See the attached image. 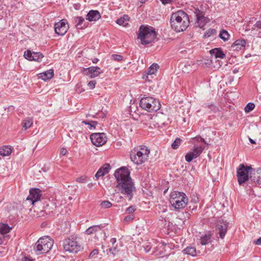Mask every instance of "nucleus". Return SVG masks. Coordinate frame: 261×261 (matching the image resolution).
Segmentation results:
<instances>
[{
    "mask_svg": "<svg viewBox=\"0 0 261 261\" xmlns=\"http://www.w3.org/2000/svg\"><path fill=\"white\" fill-rule=\"evenodd\" d=\"M114 175L117 183L116 188L120 193L125 195L128 200H131L136 187L128 170L124 167H121L115 171Z\"/></svg>",
    "mask_w": 261,
    "mask_h": 261,
    "instance_id": "1",
    "label": "nucleus"
},
{
    "mask_svg": "<svg viewBox=\"0 0 261 261\" xmlns=\"http://www.w3.org/2000/svg\"><path fill=\"white\" fill-rule=\"evenodd\" d=\"M172 28L177 32H182L188 28L189 19L188 15L183 11H178L172 14L170 18Z\"/></svg>",
    "mask_w": 261,
    "mask_h": 261,
    "instance_id": "2",
    "label": "nucleus"
},
{
    "mask_svg": "<svg viewBox=\"0 0 261 261\" xmlns=\"http://www.w3.org/2000/svg\"><path fill=\"white\" fill-rule=\"evenodd\" d=\"M150 150L145 146H140L131 151L130 158L134 164L140 165L148 159Z\"/></svg>",
    "mask_w": 261,
    "mask_h": 261,
    "instance_id": "3",
    "label": "nucleus"
},
{
    "mask_svg": "<svg viewBox=\"0 0 261 261\" xmlns=\"http://www.w3.org/2000/svg\"><path fill=\"white\" fill-rule=\"evenodd\" d=\"M138 38L141 40L143 45H147L152 42L156 38V34L153 28L142 25L139 31Z\"/></svg>",
    "mask_w": 261,
    "mask_h": 261,
    "instance_id": "4",
    "label": "nucleus"
},
{
    "mask_svg": "<svg viewBox=\"0 0 261 261\" xmlns=\"http://www.w3.org/2000/svg\"><path fill=\"white\" fill-rule=\"evenodd\" d=\"M170 202L175 209L184 208L188 202V198L183 192L174 191L170 195Z\"/></svg>",
    "mask_w": 261,
    "mask_h": 261,
    "instance_id": "5",
    "label": "nucleus"
},
{
    "mask_svg": "<svg viewBox=\"0 0 261 261\" xmlns=\"http://www.w3.org/2000/svg\"><path fill=\"white\" fill-rule=\"evenodd\" d=\"M53 240L48 236L40 238L34 246V250L37 254L48 252L52 248Z\"/></svg>",
    "mask_w": 261,
    "mask_h": 261,
    "instance_id": "6",
    "label": "nucleus"
},
{
    "mask_svg": "<svg viewBox=\"0 0 261 261\" xmlns=\"http://www.w3.org/2000/svg\"><path fill=\"white\" fill-rule=\"evenodd\" d=\"M139 104L143 109L149 112H156L161 108V104L159 101L150 96L142 97Z\"/></svg>",
    "mask_w": 261,
    "mask_h": 261,
    "instance_id": "7",
    "label": "nucleus"
},
{
    "mask_svg": "<svg viewBox=\"0 0 261 261\" xmlns=\"http://www.w3.org/2000/svg\"><path fill=\"white\" fill-rule=\"evenodd\" d=\"M253 169L249 166L240 164L237 169V178L239 184L242 185L245 182L249 181L250 183V176L252 175Z\"/></svg>",
    "mask_w": 261,
    "mask_h": 261,
    "instance_id": "8",
    "label": "nucleus"
},
{
    "mask_svg": "<svg viewBox=\"0 0 261 261\" xmlns=\"http://www.w3.org/2000/svg\"><path fill=\"white\" fill-rule=\"evenodd\" d=\"M63 247L66 251L77 253L81 248L80 243L73 238L65 239L63 242Z\"/></svg>",
    "mask_w": 261,
    "mask_h": 261,
    "instance_id": "9",
    "label": "nucleus"
},
{
    "mask_svg": "<svg viewBox=\"0 0 261 261\" xmlns=\"http://www.w3.org/2000/svg\"><path fill=\"white\" fill-rule=\"evenodd\" d=\"M205 146L203 145L196 146L191 149V151L188 152L185 155V160L187 162H191L194 159H196L199 156L203 150L204 149Z\"/></svg>",
    "mask_w": 261,
    "mask_h": 261,
    "instance_id": "10",
    "label": "nucleus"
},
{
    "mask_svg": "<svg viewBox=\"0 0 261 261\" xmlns=\"http://www.w3.org/2000/svg\"><path fill=\"white\" fill-rule=\"evenodd\" d=\"M90 139L92 143L96 146L103 145L107 141V136L103 133H93L91 135Z\"/></svg>",
    "mask_w": 261,
    "mask_h": 261,
    "instance_id": "11",
    "label": "nucleus"
},
{
    "mask_svg": "<svg viewBox=\"0 0 261 261\" xmlns=\"http://www.w3.org/2000/svg\"><path fill=\"white\" fill-rule=\"evenodd\" d=\"M82 72L89 78L93 79L99 76L103 71L98 66H91L83 68Z\"/></svg>",
    "mask_w": 261,
    "mask_h": 261,
    "instance_id": "12",
    "label": "nucleus"
},
{
    "mask_svg": "<svg viewBox=\"0 0 261 261\" xmlns=\"http://www.w3.org/2000/svg\"><path fill=\"white\" fill-rule=\"evenodd\" d=\"M54 28L57 34L63 36L67 32L69 25L66 19H62L55 24Z\"/></svg>",
    "mask_w": 261,
    "mask_h": 261,
    "instance_id": "13",
    "label": "nucleus"
},
{
    "mask_svg": "<svg viewBox=\"0 0 261 261\" xmlns=\"http://www.w3.org/2000/svg\"><path fill=\"white\" fill-rule=\"evenodd\" d=\"M86 233L87 234H91L92 233H95V238L97 239L99 238H103L105 240L107 238L106 234L101 229V228L99 225H94L89 227L86 230Z\"/></svg>",
    "mask_w": 261,
    "mask_h": 261,
    "instance_id": "14",
    "label": "nucleus"
},
{
    "mask_svg": "<svg viewBox=\"0 0 261 261\" xmlns=\"http://www.w3.org/2000/svg\"><path fill=\"white\" fill-rule=\"evenodd\" d=\"M194 13L196 17L197 26L200 28H202L209 21L208 18L205 17L203 12L200 11L198 9H195Z\"/></svg>",
    "mask_w": 261,
    "mask_h": 261,
    "instance_id": "15",
    "label": "nucleus"
},
{
    "mask_svg": "<svg viewBox=\"0 0 261 261\" xmlns=\"http://www.w3.org/2000/svg\"><path fill=\"white\" fill-rule=\"evenodd\" d=\"M41 196V191L38 188L32 189L30 190L29 195L27 198V200L30 201L32 204L40 200Z\"/></svg>",
    "mask_w": 261,
    "mask_h": 261,
    "instance_id": "16",
    "label": "nucleus"
},
{
    "mask_svg": "<svg viewBox=\"0 0 261 261\" xmlns=\"http://www.w3.org/2000/svg\"><path fill=\"white\" fill-rule=\"evenodd\" d=\"M228 227L227 223L223 220H219L216 223V229L219 234V237L223 239L227 232Z\"/></svg>",
    "mask_w": 261,
    "mask_h": 261,
    "instance_id": "17",
    "label": "nucleus"
},
{
    "mask_svg": "<svg viewBox=\"0 0 261 261\" xmlns=\"http://www.w3.org/2000/svg\"><path fill=\"white\" fill-rule=\"evenodd\" d=\"M250 181L252 185L261 187V168H259L256 171L253 169L252 175L250 176Z\"/></svg>",
    "mask_w": 261,
    "mask_h": 261,
    "instance_id": "18",
    "label": "nucleus"
},
{
    "mask_svg": "<svg viewBox=\"0 0 261 261\" xmlns=\"http://www.w3.org/2000/svg\"><path fill=\"white\" fill-rule=\"evenodd\" d=\"M111 169V166L109 164H105L101 166L95 174V177L98 179L108 173Z\"/></svg>",
    "mask_w": 261,
    "mask_h": 261,
    "instance_id": "19",
    "label": "nucleus"
},
{
    "mask_svg": "<svg viewBox=\"0 0 261 261\" xmlns=\"http://www.w3.org/2000/svg\"><path fill=\"white\" fill-rule=\"evenodd\" d=\"M75 27L78 29H83L88 25V23L85 20L84 18L81 16H77L74 18Z\"/></svg>",
    "mask_w": 261,
    "mask_h": 261,
    "instance_id": "20",
    "label": "nucleus"
},
{
    "mask_svg": "<svg viewBox=\"0 0 261 261\" xmlns=\"http://www.w3.org/2000/svg\"><path fill=\"white\" fill-rule=\"evenodd\" d=\"M100 17L101 15L98 11L91 10L88 13L86 16V19L90 21H95L100 18Z\"/></svg>",
    "mask_w": 261,
    "mask_h": 261,
    "instance_id": "21",
    "label": "nucleus"
},
{
    "mask_svg": "<svg viewBox=\"0 0 261 261\" xmlns=\"http://www.w3.org/2000/svg\"><path fill=\"white\" fill-rule=\"evenodd\" d=\"M54 75V72L53 69H49L45 72L41 73L38 74L39 79H42L43 81H47L51 79Z\"/></svg>",
    "mask_w": 261,
    "mask_h": 261,
    "instance_id": "22",
    "label": "nucleus"
},
{
    "mask_svg": "<svg viewBox=\"0 0 261 261\" xmlns=\"http://www.w3.org/2000/svg\"><path fill=\"white\" fill-rule=\"evenodd\" d=\"M210 53L212 56H214L215 58L223 59L225 57V55L220 48H215L211 49Z\"/></svg>",
    "mask_w": 261,
    "mask_h": 261,
    "instance_id": "23",
    "label": "nucleus"
},
{
    "mask_svg": "<svg viewBox=\"0 0 261 261\" xmlns=\"http://www.w3.org/2000/svg\"><path fill=\"white\" fill-rule=\"evenodd\" d=\"M246 41L244 39H238L231 45V47L235 50L241 49L245 47Z\"/></svg>",
    "mask_w": 261,
    "mask_h": 261,
    "instance_id": "24",
    "label": "nucleus"
},
{
    "mask_svg": "<svg viewBox=\"0 0 261 261\" xmlns=\"http://www.w3.org/2000/svg\"><path fill=\"white\" fill-rule=\"evenodd\" d=\"M12 229V227H10L7 224L2 223L0 224V233L5 237L6 235L9 233Z\"/></svg>",
    "mask_w": 261,
    "mask_h": 261,
    "instance_id": "25",
    "label": "nucleus"
},
{
    "mask_svg": "<svg viewBox=\"0 0 261 261\" xmlns=\"http://www.w3.org/2000/svg\"><path fill=\"white\" fill-rule=\"evenodd\" d=\"M10 146L5 145L0 148V154L3 156L9 155L12 152Z\"/></svg>",
    "mask_w": 261,
    "mask_h": 261,
    "instance_id": "26",
    "label": "nucleus"
},
{
    "mask_svg": "<svg viewBox=\"0 0 261 261\" xmlns=\"http://www.w3.org/2000/svg\"><path fill=\"white\" fill-rule=\"evenodd\" d=\"M212 241V234H205L202 236L200 239V244L202 245H206L210 243Z\"/></svg>",
    "mask_w": 261,
    "mask_h": 261,
    "instance_id": "27",
    "label": "nucleus"
},
{
    "mask_svg": "<svg viewBox=\"0 0 261 261\" xmlns=\"http://www.w3.org/2000/svg\"><path fill=\"white\" fill-rule=\"evenodd\" d=\"M182 251L185 254L190 255L192 256L196 255V249L194 247L188 246Z\"/></svg>",
    "mask_w": 261,
    "mask_h": 261,
    "instance_id": "28",
    "label": "nucleus"
},
{
    "mask_svg": "<svg viewBox=\"0 0 261 261\" xmlns=\"http://www.w3.org/2000/svg\"><path fill=\"white\" fill-rule=\"evenodd\" d=\"M33 120L32 118H27L22 121V129L27 130L33 124Z\"/></svg>",
    "mask_w": 261,
    "mask_h": 261,
    "instance_id": "29",
    "label": "nucleus"
},
{
    "mask_svg": "<svg viewBox=\"0 0 261 261\" xmlns=\"http://www.w3.org/2000/svg\"><path fill=\"white\" fill-rule=\"evenodd\" d=\"M43 57V54L40 52H33L32 61L40 62Z\"/></svg>",
    "mask_w": 261,
    "mask_h": 261,
    "instance_id": "30",
    "label": "nucleus"
},
{
    "mask_svg": "<svg viewBox=\"0 0 261 261\" xmlns=\"http://www.w3.org/2000/svg\"><path fill=\"white\" fill-rule=\"evenodd\" d=\"M219 37L224 41H227L229 38V34L228 32L224 29L221 30L219 33Z\"/></svg>",
    "mask_w": 261,
    "mask_h": 261,
    "instance_id": "31",
    "label": "nucleus"
},
{
    "mask_svg": "<svg viewBox=\"0 0 261 261\" xmlns=\"http://www.w3.org/2000/svg\"><path fill=\"white\" fill-rule=\"evenodd\" d=\"M128 20V16H125L123 17H121L119 19H117L116 21V23L120 25H123L124 27H126L128 25V23L127 22V20Z\"/></svg>",
    "mask_w": 261,
    "mask_h": 261,
    "instance_id": "32",
    "label": "nucleus"
},
{
    "mask_svg": "<svg viewBox=\"0 0 261 261\" xmlns=\"http://www.w3.org/2000/svg\"><path fill=\"white\" fill-rule=\"evenodd\" d=\"M159 65L156 63L152 64L147 70V73L149 75L153 74L159 68Z\"/></svg>",
    "mask_w": 261,
    "mask_h": 261,
    "instance_id": "33",
    "label": "nucleus"
},
{
    "mask_svg": "<svg viewBox=\"0 0 261 261\" xmlns=\"http://www.w3.org/2000/svg\"><path fill=\"white\" fill-rule=\"evenodd\" d=\"M120 250V246L115 245L112 246L109 249V252L113 255H115Z\"/></svg>",
    "mask_w": 261,
    "mask_h": 261,
    "instance_id": "34",
    "label": "nucleus"
},
{
    "mask_svg": "<svg viewBox=\"0 0 261 261\" xmlns=\"http://www.w3.org/2000/svg\"><path fill=\"white\" fill-rule=\"evenodd\" d=\"M82 123H84L86 125H88L89 126V128L92 129V128H95V126L98 124V122L95 121H85L84 120L82 122Z\"/></svg>",
    "mask_w": 261,
    "mask_h": 261,
    "instance_id": "35",
    "label": "nucleus"
},
{
    "mask_svg": "<svg viewBox=\"0 0 261 261\" xmlns=\"http://www.w3.org/2000/svg\"><path fill=\"white\" fill-rule=\"evenodd\" d=\"M181 142V140L179 138H176L174 141L171 144L172 148L174 149H177L180 145Z\"/></svg>",
    "mask_w": 261,
    "mask_h": 261,
    "instance_id": "36",
    "label": "nucleus"
},
{
    "mask_svg": "<svg viewBox=\"0 0 261 261\" xmlns=\"http://www.w3.org/2000/svg\"><path fill=\"white\" fill-rule=\"evenodd\" d=\"M255 108V105L252 102L248 103L244 108L245 112L249 113L252 111Z\"/></svg>",
    "mask_w": 261,
    "mask_h": 261,
    "instance_id": "37",
    "label": "nucleus"
},
{
    "mask_svg": "<svg viewBox=\"0 0 261 261\" xmlns=\"http://www.w3.org/2000/svg\"><path fill=\"white\" fill-rule=\"evenodd\" d=\"M112 204L107 200L102 201L100 203V206L102 208H108L112 206Z\"/></svg>",
    "mask_w": 261,
    "mask_h": 261,
    "instance_id": "38",
    "label": "nucleus"
},
{
    "mask_svg": "<svg viewBox=\"0 0 261 261\" xmlns=\"http://www.w3.org/2000/svg\"><path fill=\"white\" fill-rule=\"evenodd\" d=\"M202 106L205 108H208L209 109H210L211 111H212L213 112H216L218 110V108L217 107H216L215 105H214L213 104L205 103Z\"/></svg>",
    "mask_w": 261,
    "mask_h": 261,
    "instance_id": "39",
    "label": "nucleus"
},
{
    "mask_svg": "<svg viewBox=\"0 0 261 261\" xmlns=\"http://www.w3.org/2000/svg\"><path fill=\"white\" fill-rule=\"evenodd\" d=\"M24 57L30 61H32V53L30 50H27L24 52Z\"/></svg>",
    "mask_w": 261,
    "mask_h": 261,
    "instance_id": "40",
    "label": "nucleus"
},
{
    "mask_svg": "<svg viewBox=\"0 0 261 261\" xmlns=\"http://www.w3.org/2000/svg\"><path fill=\"white\" fill-rule=\"evenodd\" d=\"M151 247H152L150 243H146L142 246L141 249H143L146 253H147L150 250Z\"/></svg>",
    "mask_w": 261,
    "mask_h": 261,
    "instance_id": "41",
    "label": "nucleus"
},
{
    "mask_svg": "<svg viewBox=\"0 0 261 261\" xmlns=\"http://www.w3.org/2000/svg\"><path fill=\"white\" fill-rule=\"evenodd\" d=\"M123 57L121 55L117 54H113L111 56V59L116 61H120L123 60Z\"/></svg>",
    "mask_w": 261,
    "mask_h": 261,
    "instance_id": "42",
    "label": "nucleus"
},
{
    "mask_svg": "<svg viewBox=\"0 0 261 261\" xmlns=\"http://www.w3.org/2000/svg\"><path fill=\"white\" fill-rule=\"evenodd\" d=\"M193 141V143H196V142H203L205 144H207V143L205 141L204 139L201 137L200 136H196L192 138Z\"/></svg>",
    "mask_w": 261,
    "mask_h": 261,
    "instance_id": "43",
    "label": "nucleus"
},
{
    "mask_svg": "<svg viewBox=\"0 0 261 261\" xmlns=\"http://www.w3.org/2000/svg\"><path fill=\"white\" fill-rule=\"evenodd\" d=\"M98 250L97 249H94L93 250L89 255V258H92L95 257V256L98 254Z\"/></svg>",
    "mask_w": 261,
    "mask_h": 261,
    "instance_id": "44",
    "label": "nucleus"
},
{
    "mask_svg": "<svg viewBox=\"0 0 261 261\" xmlns=\"http://www.w3.org/2000/svg\"><path fill=\"white\" fill-rule=\"evenodd\" d=\"M216 33V30L214 29H210L208 30L205 33V36L207 35L208 37H210L211 35L215 34Z\"/></svg>",
    "mask_w": 261,
    "mask_h": 261,
    "instance_id": "45",
    "label": "nucleus"
},
{
    "mask_svg": "<svg viewBox=\"0 0 261 261\" xmlns=\"http://www.w3.org/2000/svg\"><path fill=\"white\" fill-rule=\"evenodd\" d=\"M96 84V81L95 80H93V81H90L88 83L87 85L90 89H93L95 87Z\"/></svg>",
    "mask_w": 261,
    "mask_h": 261,
    "instance_id": "46",
    "label": "nucleus"
},
{
    "mask_svg": "<svg viewBox=\"0 0 261 261\" xmlns=\"http://www.w3.org/2000/svg\"><path fill=\"white\" fill-rule=\"evenodd\" d=\"M136 208L135 206H130L126 210V212L128 214H132L136 211Z\"/></svg>",
    "mask_w": 261,
    "mask_h": 261,
    "instance_id": "47",
    "label": "nucleus"
},
{
    "mask_svg": "<svg viewBox=\"0 0 261 261\" xmlns=\"http://www.w3.org/2000/svg\"><path fill=\"white\" fill-rule=\"evenodd\" d=\"M77 181L79 182L84 183L86 182L87 181V177H81L80 178H78L77 179Z\"/></svg>",
    "mask_w": 261,
    "mask_h": 261,
    "instance_id": "48",
    "label": "nucleus"
},
{
    "mask_svg": "<svg viewBox=\"0 0 261 261\" xmlns=\"http://www.w3.org/2000/svg\"><path fill=\"white\" fill-rule=\"evenodd\" d=\"M163 4L166 5L171 3L174 2L175 0H160Z\"/></svg>",
    "mask_w": 261,
    "mask_h": 261,
    "instance_id": "49",
    "label": "nucleus"
},
{
    "mask_svg": "<svg viewBox=\"0 0 261 261\" xmlns=\"http://www.w3.org/2000/svg\"><path fill=\"white\" fill-rule=\"evenodd\" d=\"M19 261H33V259L29 257L23 256L19 260Z\"/></svg>",
    "mask_w": 261,
    "mask_h": 261,
    "instance_id": "50",
    "label": "nucleus"
},
{
    "mask_svg": "<svg viewBox=\"0 0 261 261\" xmlns=\"http://www.w3.org/2000/svg\"><path fill=\"white\" fill-rule=\"evenodd\" d=\"M134 217L133 215L127 216L125 217L124 221H130V220H133L134 219Z\"/></svg>",
    "mask_w": 261,
    "mask_h": 261,
    "instance_id": "51",
    "label": "nucleus"
},
{
    "mask_svg": "<svg viewBox=\"0 0 261 261\" xmlns=\"http://www.w3.org/2000/svg\"><path fill=\"white\" fill-rule=\"evenodd\" d=\"M114 197L115 198V199H116L117 197H118L119 198L117 200V201L118 202H119V201H122V199H123V197L121 196H119V195L118 194H115Z\"/></svg>",
    "mask_w": 261,
    "mask_h": 261,
    "instance_id": "52",
    "label": "nucleus"
},
{
    "mask_svg": "<svg viewBox=\"0 0 261 261\" xmlns=\"http://www.w3.org/2000/svg\"><path fill=\"white\" fill-rule=\"evenodd\" d=\"M67 152V151L65 148H62L61 149L60 153H61V154L64 155L66 154Z\"/></svg>",
    "mask_w": 261,
    "mask_h": 261,
    "instance_id": "53",
    "label": "nucleus"
},
{
    "mask_svg": "<svg viewBox=\"0 0 261 261\" xmlns=\"http://www.w3.org/2000/svg\"><path fill=\"white\" fill-rule=\"evenodd\" d=\"M255 244L257 245H261V237L257 239L255 242Z\"/></svg>",
    "mask_w": 261,
    "mask_h": 261,
    "instance_id": "54",
    "label": "nucleus"
},
{
    "mask_svg": "<svg viewBox=\"0 0 261 261\" xmlns=\"http://www.w3.org/2000/svg\"><path fill=\"white\" fill-rule=\"evenodd\" d=\"M255 27L258 29H261V21H258L255 24Z\"/></svg>",
    "mask_w": 261,
    "mask_h": 261,
    "instance_id": "55",
    "label": "nucleus"
},
{
    "mask_svg": "<svg viewBox=\"0 0 261 261\" xmlns=\"http://www.w3.org/2000/svg\"><path fill=\"white\" fill-rule=\"evenodd\" d=\"M110 242L112 243V246H114L116 242V238H112L110 240Z\"/></svg>",
    "mask_w": 261,
    "mask_h": 261,
    "instance_id": "56",
    "label": "nucleus"
},
{
    "mask_svg": "<svg viewBox=\"0 0 261 261\" xmlns=\"http://www.w3.org/2000/svg\"><path fill=\"white\" fill-rule=\"evenodd\" d=\"M239 72V70L235 68L233 70H232V72L233 74H236L237 73H238Z\"/></svg>",
    "mask_w": 261,
    "mask_h": 261,
    "instance_id": "57",
    "label": "nucleus"
},
{
    "mask_svg": "<svg viewBox=\"0 0 261 261\" xmlns=\"http://www.w3.org/2000/svg\"><path fill=\"white\" fill-rule=\"evenodd\" d=\"M98 61V59L97 58H94L93 60H92V62L93 63H96Z\"/></svg>",
    "mask_w": 261,
    "mask_h": 261,
    "instance_id": "58",
    "label": "nucleus"
},
{
    "mask_svg": "<svg viewBox=\"0 0 261 261\" xmlns=\"http://www.w3.org/2000/svg\"><path fill=\"white\" fill-rule=\"evenodd\" d=\"M249 141L250 142V143L251 144H255V141H254L253 139H251V138H249Z\"/></svg>",
    "mask_w": 261,
    "mask_h": 261,
    "instance_id": "59",
    "label": "nucleus"
},
{
    "mask_svg": "<svg viewBox=\"0 0 261 261\" xmlns=\"http://www.w3.org/2000/svg\"><path fill=\"white\" fill-rule=\"evenodd\" d=\"M3 243V241L1 238H0V244H2Z\"/></svg>",
    "mask_w": 261,
    "mask_h": 261,
    "instance_id": "60",
    "label": "nucleus"
},
{
    "mask_svg": "<svg viewBox=\"0 0 261 261\" xmlns=\"http://www.w3.org/2000/svg\"><path fill=\"white\" fill-rule=\"evenodd\" d=\"M2 202V200L0 199V203Z\"/></svg>",
    "mask_w": 261,
    "mask_h": 261,
    "instance_id": "61",
    "label": "nucleus"
}]
</instances>
